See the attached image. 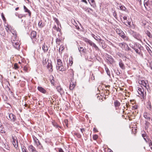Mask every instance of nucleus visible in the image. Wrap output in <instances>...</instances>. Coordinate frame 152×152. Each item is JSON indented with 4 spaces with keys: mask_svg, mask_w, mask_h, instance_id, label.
Returning <instances> with one entry per match:
<instances>
[{
    "mask_svg": "<svg viewBox=\"0 0 152 152\" xmlns=\"http://www.w3.org/2000/svg\"><path fill=\"white\" fill-rule=\"evenodd\" d=\"M144 6L146 9L150 12L148 13V16L149 17H151V11L152 10V2L151 0H148L147 2H145Z\"/></svg>",
    "mask_w": 152,
    "mask_h": 152,
    "instance_id": "obj_1",
    "label": "nucleus"
},
{
    "mask_svg": "<svg viewBox=\"0 0 152 152\" xmlns=\"http://www.w3.org/2000/svg\"><path fill=\"white\" fill-rule=\"evenodd\" d=\"M71 73L72 74L71 75L70 80V81L69 89L71 90H72L75 86L74 83L75 82L74 79V73L72 70H71Z\"/></svg>",
    "mask_w": 152,
    "mask_h": 152,
    "instance_id": "obj_2",
    "label": "nucleus"
},
{
    "mask_svg": "<svg viewBox=\"0 0 152 152\" xmlns=\"http://www.w3.org/2000/svg\"><path fill=\"white\" fill-rule=\"evenodd\" d=\"M8 117L7 116L6 117L7 118L10 120L11 121L14 122L16 120V117L12 113H8Z\"/></svg>",
    "mask_w": 152,
    "mask_h": 152,
    "instance_id": "obj_3",
    "label": "nucleus"
},
{
    "mask_svg": "<svg viewBox=\"0 0 152 152\" xmlns=\"http://www.w3.org/2000/svg\"><path fill=\"white\" fill-rule=\"evenodd\" d=\"M119 45L125 50L129 51L131 50V49L128 46V45L125 43L123 42L120 43Z\"/></svg>",
    "mask_w": 152,
    "mask_h": 152,
    "instance_id": "obj_4",
    "label": "nucleus"
},
{
    "mask_svg": "<svg viewBox=\"0 0 152 152\" xmlns=\"http://www.w3.org/2000/svg\"><path fill=\"white\" fill-rule=\"evenodd\" d=\"M132 35L134 38L136 39H137L139 40L141 38V36L139 35V34L137 33V32L133 31Z\"/></svg>",
    "mask_w": 152,
    "mask_h": 152,
    "instance_id": "obj_5",
    "label": "nucleus"
},
{
    "mask_svg": "<svg viewBox=\"0 0 152 152\" xmlns=\"http://www.w3.org/2000/svg\"><path fill=\"white\" fill-rule=\"evenodd\" d=\"M56 69L59 71H64L66 70V68L62 65L60 66H56Z\"/></svg>",
    "mask_w": 152,
    "mask_h": 152,
    "instance_id": "obj_6",
    "label": "nucleus"
},
{
    "mask_svg": "<svg viewBox=\"0 0 152 152\" xmlns=\"http://www.w3.org/2000/svg\"><path fill=\"white\" fill-rule=\"evenodd\" d=\"M34 140L35 144L38 147V148L39 149H41L43 148V147L42 145L37 139H36V140L34 139Z\"/></svg>",
    "mask_w": 152,
    "mask_h": 152,
    "instance_id": "obj_7",
    "label": "nucleus"
},
{
    "mask_svg": "<svg viewBox=\"0 0 152 152\" xmlns=\"http://www.w3.org/2000/svg\"><path fill=\"white\" fill-rule=\"evenodd\" d=\"M47 67L49 71L50 72L53 71V66L52 64L51 61H50L48 62Z\"/></svg>",
    "mask_w": 152,
    "mask_h": 152,
    "instance_id": "obj_8",
    "label": "nucleus"
},
{
    "mask_svg": "<svg viewBox=\"0 0 152 152\" xmlns=\"http://www.w3.org/2000/svg\"><path fill=\"white\" fill-rule=\"evenodd\" d=\"M119 35L124 40L126 41H128V40L129 38L127 37L126 36L125 34L122 31Z\"/></svg>",
    "mask_w": 152,
    "mask_h": 152,
    "instance_id": "obj_9",
    "label": "nucleus"
},
{
    "mask_svg": "<svg viewBox=\"0 0 152 152\" xmlns=\"http://www.w3.org/2000/svg\"><path fill=\"white\" fill-rule=\"evenodd\" d=\"M151 116V114L147 113H144V118L147 119L148 121L150 120Z\"/></svg>",
    "mask_w": 152,
    "mask_h": 152,
    "instance_id": "obj_10",
    "label": "nucleus"
},
{
    "mask_svg": "<svg viewBox=\"0 0 152 152\" xmlns=\"http://www.w3.org/2000/svg\"><path fill=\"white\" fill-rule=\"evenodd\" d=\"M28 150L31 152H37L35 148L32 145H30L28 147Z\"/></svg>",
    "mask_w": 152,
    "mask_h": 152,
    "instance_id": "obj_11",
    "label": "nucleus"
},
{
    "mask_svg": "<svg viewBox=\"0 0 152 152\" xmlns=\"http://www.w3.org/2000/svg\"><path fill=\"white\" fill-rule=\"evenodd\" d=\"M138 94L141 96H143L144 95V90L143 88H139L138 89Z\"/></svg>",
    "mask_w": 152,
    "mask_h": 152,
    "instance_id": "obj_12",
    "label": "nucleus"
},
{
    "mask_svg": "<svg viewBox=\"0 0 152 152\" xmlns=\"http://www.w3.org/2000/svg\"><path fill=\"white\" fill-rule=\"evenodd\" d=\"M31 39L35 38L37 36V32L35 31H33L31 34Z\"/></svg>",
    "mask_w": 152,
    "mask_h": 152,
    "instance_id": "obj_13",
    "label": "nucleus"
},
{
    "mask_svg": "<svg viewBox=\"0 0 152 152\" xmlns=\"http://www.w3.org/2000/svg\"><path fill=\"white\" fill-rule=\"evenodd\" d=\"M107 60L110 64H112L114 61L113 58L110 56H108Z\"/></svg>",
    "mask_w": 152,
    "mask_h": 152,
    "instance_id": "obj_14",
    "label": "nucleus"
},
{
    "mask_svg": "<svg viewBox=\"0 0 152 152\" xmlns=\"http://www.w3.org/2000/svg\"><path fill=\"white\" fill-rule=\"evenodd\" d=\"M13 144L15 148H17L18 146V140L17 138H13Z\"/></svg>",
    "mask_w": 152,
    "mask_h": 152,
    "instance_id": "obj_15",
    "label": "nucleus"
},
{
    "mask_svg": "<svg viewBox=\"0 0 152 152\" xmlns=\"http://www.w3.org/2000/svg\"><path fill=\"white\" fill-rule=\"evenodd\" d=\"M37 89L39 91L43 94H45L46 92V90L41 87L38 86Z\"/></svg>",
    "mask_w": 152,
    "mask_h": 152,
    "instance_id": "obj_16",
    "label": "nucleus"
},
{
    "mask_svg": "<svg viewBox=\"0 0 152 152\" xmlns=\"http://www.w3.org/2000/svg\"><path fill=\"white\" fill-rule=\"evenodd\" d=\"M146 82H147V81H145L143 80H140L139 82L140 84L142 85L145 87L146 88L147 84Z\"/></svg>",
    "mask_w": 152,
    "mask_h": 152,
    "instance_id": "obj_17",
    "label": "nucleus"
},
{
    "mask_svg": "<svg viewBox=\"0 0 152 152\" xmlns=\"http://www.w3.org/2000/svg\"><path fill=\"white\" fill-rule=\"evenodd\" d=\"M57 65L56 66H60L63 64L62 60L58 58V57L57 58Z\"/></svg>",
    "mask_w": 152,
    "mask_h": 152,
    "instance_id": "obj_18",
    "label": "nucleus"
},
{
    "mask_svg": "<svg viewBox=\"0 0 152 152\" xmlns=\"http://www.w3.org/2000/svg\"><path fill=\"white\" fill-rule=\"evenodd\" d=\"M12 44L15 48L17 49H19L20 45L18 42H12Z\"/></svg>",
    "mask_w": 152,
    "mask_h": 152,
    "instance_id": "obj_19",
    "label": "nucleus"
},
{
    "mask_svg": "<svg viewBox=\"0 0 152 152\" xmlns=\"http://www.w3.org/2000/svg\"><path fill=\"white\" fill-rule=\"evenodd\" d=\"M119 64L120 67L122 69H125L124 65L123 63L122 60L121 59L119 60Z\"/></svg>",
    "mask_w": 152,
    "mask_h": 152,
    "instance_id": "obj_20",
    "label": "nucleus"
},
{
    "mask_svg": "<svg viewBox=\"0 0 152 152\" xmlns=\"http://www.w3.org/2000/svg\"><path fill=\"white\" fill-rule=\"evenodd\" d=\"M56 89L57 91L60 93L61 94H63V89L60 86H58L57 87Z\"/></svg>",
    "mask_w": 152,
    "mask_h": 152,
    "instance_id": "obj_21",
    "label": "nucleus"
},
{
    "mask_svg": "<svg viewBox=\"0 0 152 152\" xmlns=\"http://www.w3.org/2000/svg\"><path fill=\"white\" fill-rule=\"evenodd\" d=\"M151 102L150 101H148V102L146 104V107L149 110H151Z\"/></svg>",
    "mask_w": 152,
    "mask_h": 152,
    "instance_id": "obj_22",
    "label": "nucleus"
},
{
    "mask_svg": "<svg viewBox=\"0 0 152 152\" xmlns=\"http://www.w3.org/2000/svg\"><path fill=\"white\" fill-rule=\"evenodd\" d=\"M23 7L25 12L28 13L29 16H30L31 15V12L30 11L28 10L25 6H24Z\"/></svg>",
    "mask_w": 152,
    "mask_h": 152,
    "instance_id": "obj_23",
    "label": "nucleus"
},
{
    "mask_svg": "<svg viewBox=\"0 0 152 152\" xmlns=\"http://www.w3.org/2000/svg\"><path fill=\"white\" fill-rule=\"evenodd\" d=\"M88 1L91 6L93 7L96 6L95 1L94 0H89Z\"/></svg>",
    "mask_w": 152,
    "mask_h": 152,
    "instance_id": "obj_24",
    "label": "nucleus"
},
{
    "mask_svg": "<svg viewBox=\"0 0 152 152\" xmlns=\"http://www.w3.org/2000/svg\"><path fill=\"white\" fill-rule=\"evenodd\" d=\"M90 45L94 47L96 50H99V48L93 42H91V44H90Z\"/></svg>",
    "mask_w": 152,
    "mask_h": 152,
    "instance_id": "obj_25",
    "label": "nucleus"
},
{
    "mask_svg": "<svg viewBox=\"0 0 152 152\" xmlns=\"http://www.w3.org/2000/svg\"><path fill=\"white\" fill-rule=\"evenodd\" d=\"M92 36L97 41L99 40L102 41V40L100 38V37L99 36H96L94 34H92Z\"/></svg>",
    "mask_w": 152,
    "mask_h": 152,
    "instance_id": "obj_26",
    "label": "nucleus"
},
{
    "mask_svg": "<svg viewBox=\"0 0 152 152\" xmlns=\"http://www.w3.org/2000/svg\"><path fill=\"white\" fill-rule=\"evenodd\" d=\"M39 26L41 28H42L45 25L44 23H43L42 20L39 21L38 23Z\"/></svg>",
    "mask_w": 152,
    "mask_h": 152,
    "instance_id": "obj_27",
    "label": "nucleus"
},
{
    "mask_svg": "<svg viewBox=\"0 0 152 152\" xmlns=\"http://www.w3.org/2000/svg\"><path fill=\"white\" fill-rule=\"evenodd\" d=\"M114 104L115 107H118L120 106L121 103L118 101L117 100L114 102Z\"/></svg>",
    "mask_w": 152,
    "mask_h": 152,
    "instance_id": "obj_28",
    "label": "nucleus"
},
{
    "mask_svg": "<svg viewBox=\"0 0 152 152\" xmlns=\"http://www.w3.org/2000/svg\"><path fill=\"white\" fill-rule=\"evenodd\" d=\"M83 40L86 43H88L90 45L91 44V42H92L90 40L86 38H83Z\"/></svg>",
    "mask_w": 152,
    "mask_h": 152,
    "instance_id": "obj_29",
    "label": "nucleus"
},
{
    "mask_svg": "<svg viewBox=\"0 0 152 152\" xmlns=\"http://www.w3.org/2000/svg\"><path fill=\"white\" fill-rule=\"evenodd\" d=\"M133 48L135 50V52L136 53L140 54V52H141V49L139 48V50H138L137 49H136V48H135L133 47Z\"/></svg>",
    "mask_w": 152,
    "mask_h": 152,
    "instance_id": "obj_30",
    "label": "nucleus"
},
{
    "mask_svg": "<svg viewBox=\"0 0 152 152\" xmlns=\"http://www.w3.org/2000/svg\"><path fill=\"white\" fill-rule=\"evenodd\" d=\"M77 46L78 47V50L80 52H81V51H82L83 52H85V50L83 48V47H80L79 48L80 46L78 45H77Z\"/></svg>",
    "mask_w": 152,
    "mask_h": 152,
    "instance_id": "obj_31",
    "label": "nucleus"
},
{
    "mask_svg": "<svg viewBox=\"0 0 152 152\" xmlns=\"http://www.w3.org/2000/svg\"><path fill=\"white\" fill-rule=\"evenodd\" d=\"M21 147L22 152H27L26 151V149L24 146L23 145H22Z\"/></svg>",
    "mask_w": 152,
    "mask_h": 152,
    "instance_id": "obj_32",
    "label": "nucleus"
},
{
    "mask_svg": "<svg viewBox=\"0 0 152 152\" xmlns=\"http://www.w3.org/2000/svg\"><path fill=\"white\" fill-rule=\"evenodd\" d=\"M50 81L51 83L52 84L54 85V80H53V78H54L53 76L52 75L50 76Z\"/></svg>",
    "mask_w": 152,
    "mask_h": 152,
    "instance_id": "obj_33",
    "label": "nucleus"
},
{
    "mask_svg": "<svg viewBox=\"0 0 152 152\" xmlns=\"http://www.w3.org/2000/svg\"><path fill=\"white\" fill-rule=\"evenodd\" d=\"M116 33L119 35L121 32L122 30L119 28H116Z\"/></svg>",
    "mask_w": 152,
    "mask_h": 152,
    "instance_id": "obj_34",
    "label": "nucleus"
},
{
    "mask_svg": "<svg viewBox=\"0 0 152 152\" xmlns=\"http://www.w3.org/2000/svg\"><path fill=\"white\" fill-rule=\"evenodd\" d=\"M60 41L61 40H60V39L59 38H57L56 39V42L57 44H58V45H60Z\"/></svg>",
    "mask_w": 152,
    "mask_h": 152,
    "instance_id": "obj_35",
    "label": "nucleus"
},
{
    "mask_svg": "<svg viewBox=\"0 0 152 152\" xmlns=\"http://www.w3.org/2000/svg\"><path fill=\"white\" fill-rule=\"evenodd\" d=\"M64 49V46L62 45H61L59 48V52H60L61 51H62Z\"/></svg>",
    "mask_w": 152,
    "mask_h": 152,
    "instance_id": "obj_36",
    "label": "nucleus"
},
{
    "mask_svg": "<svg viewBox=\"0 0 152 152\" xmlns=\"http://www.w3.org/2000/svg\"><path fill=\"white\" fill-rule=\"evenodd\" d=\"M1 16L2 17V18L4 22H6V20L4 16V14L3 13H2L1 14Z\"/></svg>",
    "mask_w": 152,
    "mask_h": 152,
    "instance_id": "obj_37",
    "label": "nucleus"
},
{
    "mask_svg": "<svg viewBox=\"0 0 152 152\" xmlns=\"http://www.w3.org/2000/svg\"><path fill=\"white\" fill-rule=\"evenodd\" d=\"M146 49L148 51L149 53L150 54V55H151V53H152V52L151 50L150 49V48L149 47L147 46L146 47Z\"/></svg>",
    "mask_w": 152,
    "mask_h": 152,
    "instance_id": "obj_38",
    "label": "nucleus"
},
{
    "mask_svg": "<svg viewBox=\"0 0 152 152\" xmlns=\"http://www.w3.org/2000/svg\"><path fill=\"white\" fill-rule=\"evenodd\" d=\"M53 126L55 127L56 128H58V127H60V126L57 124L56 122L52 123Z\"/></svg>",
    "mask_w": 152,
    "mask_h": 152,
    "instance_id": "obj_39",
    "label": "nucleus"
},
{
    "mask_svg": "<svg viewBox=\"0 0 152 152\" xmlns=\"http://www.w3.org/2000/svg\"><path fill=\"white\" fill-rule=\"evenodd\" d=\"M49 61H48V60H46V59H45V61H43V64L44 65H46L47 64V62H48Z\"/></svg>",
    "mask_w": 152,
    "mask_h": 152,
    "instance_id": "obj_40",
    "label": "nucleus"
},
{
    "mask_svg": "<svg viewBox=\"0 0 152 152\" xmlns=\"http://www.w3.org/2000/svg\"><path fill=\"white\" fill-rule=\"evenodd\" d=\"M75 134L78 138H80L81 137V135L79 133H75Z\"/></svg>",
    "mask_w": 152,
    "mask_h": 152,
    "instance_id": "obj_41",
    "label": "nucleus"
},
{
    "mask_svg": "<svg viewBox=\"0 0 152 152\" xmlns=\"http://www.w3.org/2000/svg\"><path fill=\"white\" fill-rule=\"evenodd\" d=\"M142 136L143 138L145 140L146 142H147V140H146L147 137L146 136L145 134H142Z\"/></svg>",
    "mask_w": 152,
    "mask_h": 152,
    "instance_id": "obj_42",
    "label": "nucleus"
},
{
    "mask_svg": "<svg viewBox=\"0 0 152 152\" xmlns=\"http://www.w3.org/2000/svg\"><path fill=\"white\" fill-rule=\"evenodd\" d=\"M146 34H147V35L148 37H152V35L151 33L149 32V31H147L146 33Z\"/></svg>",
    "mask_w": 152,
    "mask_h": 152,
    "instance_id": "obj_43",
    "label": "nucleus"
},
{
    "mask_svg": "<svg viewBox=\"0 0 152 152\" xmlns=\"http://www.w3.org/2000/svg\"><path fill=\"white\" fill-rule=\"evenodd\" d=\"M105 70L106 71V72L107 75L109 76H110V71L109 70V69H108V68H105Z\"/></svg>",
    "mask_w": 152,
    "mask_h": 152,
    "instance_id": "obj_44",
    "label": "nucleus"
},
{
    "mask_svg": "<svg viewBox=\"0 0 152 152\" xmlns=\"http://www.w3.org/2000/svg\"><path fill=\"white\" fill-rule=\"evenodd\" d=\"M14 67L15 69H18L19 68V67L17 64H15L14 65Z\"/></svg>",
    "mask_w": 152,
    "mask_h": 152,
    "instance_id": "obj_45",
    "label": "nucleus"
},
{
    "mask_svg": "<svg viewBox=\"0 0 152 152\" xmlns=\"http://www.w3.org/2000/svg\"><path fill=\"white\" fill-rule=\"evenodd\" d=\"M120 8L121 10H125L126 9L125 7L124 6H121L120 7Z\"/></svg>",
    "mask_w": 152,
    "mask_h": 152,
    "instance_id": "obj_46",
    "label": "nucleus"
},
{
    "mask_svg": "<svg viewBox=\"0 0 152 152\" xmlns=\"http://www.w3.org/2000/svg\"><path fill=\"white\" fill-rule=\"evenodd\" d=\"M93 138L94 140H96L98 138V136L96 134H95L93 136Z\"/></svg>",
    "mask_w": 152,
    "mask_h": 152,
    "instance_id": "obj_47",
    "label": "nucleus"
},
{
    "mask_svg": "<svg viewBox=\"0 0 152 152\" xmlns=\"http://www.w3.org/2000/svg\"><path fill=\"white\" fill-rule=\"evenodd\" d=\"M116 74L118 75H120L121 74V72L118 69L116 71Z\"/></svg>",
    "mask_w": 152,
    "mask_h": 152,
    "instance_id": "obj_48",
    "label": "nucleus"
},
{
    "mask_svg": "<svg viewBox=\"0 0 152 152\" xmlns=\"http://www.w3.org/2000/svg\"><path fill=\"white\" fill-rule=\"evenodd\" d=\"M42 49L45 53L46 52V51H45V43H44V45H43L42 46Z\"/></svg>",
    "mask_w": 152,
    "mask_h": 152,
    "instance_id": "obj_49",
    "label": "nucleus"
},
{
    "mask_svg": "<svg viewBox=\"0 0 152 152\" xmlns=\"http://www.w3.org/2000/svg\"><path fill=\"white\" fill-rule=\"evenodd\" d=\"M48 46L47 45H45V51L46 52H47L48 50Z\"/></svg>",
    "mask_w": 152,
    "mask_h": 152,
    "instance_id": "obj_50",
    "label": "nucleus"
},
{
    "mask_svg": "<svg viewBox=\"0 0 152 152\" xmlns=\"http://www.w3.org/2000/svg\"><path fill=\"white\" fill-rule=\"evenodd\" d=\"M54 20L56 23L57 24H58L59 21H58V19L57 18H54Z\"/></svg>",
    "mask_w": 152,
    "mask_h": 152,
    "instance_id": "obj_51",
    "label": "nucleus"
},
{
    "mask_svg": "<svg viewBox=\"0 0 152 152\" xmlns=\"http://www.w3.org/2000/svg\"><path fill=\"white\" fill-rule=\"evenodd\" d=\"M6 30L8 32V30L10 29L9 28V26L8 25H7V26H6Z\"/></svg>",
    "mask_w": 152,
    "mask_h": 152,
    "instance_id": "obj_52",
    "label": "nucleus"
},
{
    "mask_svg": "<svg viewBox=\"0 0 152 152\" xmlns=\"http://www.w3.org/2000/svg\"><path fill=\"white\" fill-rule=\"evenodd\" d=\"M132 109H134V110H135V109H137V106H136V105H134V106H132Z\"/></svg>",
    "mask_w": 152,
    "mask_h": 152,
    "instance_id": "obj_53",
    "label": "nucleus"
},
{
    "mask_svg": "<svg viewBox=\"0 0 152 152\" xmlns=\"http://www.w3.org/2000/svg\"><path fill=\"white\" fill-rule=\"evenodd\" d=\"M58 152H64L61 148H58Z\"/></svg>",
    "mask_w": 152,
    "mask_h": 152,
    "instance_id": "obj_54",
    "label": "nucleus"
},
{
    "mask_svg": "<svg viewBox=\"0 0 152 152\" xmlns=\"http://www.w3.org/2000/svg\"><path fill=\"white\" fill-rule=\"evenodd\" d=\"M65 124L66 125H67L68 124V120L67 119H65L64 121Z\"/></svg>",
    "mask_w": 152,
    "mask_h": 152,
    "instance_id": "obj_55",
    "label": "nucleus"
},
{
    "mask_svg": "<svg viewBox=\"0 0 152 152\" xmlns=\"http://www.w3.org/2000/svg\"><path fill=\"white\" fill-rule=\"evenodd\" d=\"M91 79L94 80H95V77H94V75L93 74H92L91 76Z\"/></svg>",
    "mask_w": 152,
    "mask_h": 152,
    "instance_id": "obj_56",
    "label": "nucleus"
},
{
    "mask_svg": "<svg viewBox=\"0 0 152 152\" xmlns=\"http://www.w3.org/2000/svg\"><path fill=\"white\" fill-rule=\"evenodd\" d=\"M106 92L107 94V95H109L110 94V91H109L108 90L106 89Z\"/></svg>",
    "mask_w": 152,
    "mask_h": 152,
    "instance_id": "obj_57",
    "label": "nucleus"
},
{
    "mask_svg": "<svg viewBox=\"0 0 152 152\" xmlns=\"http://www.w3.org/2000/svg\"><path fill=\"white\" fill-rule=\"evenodd\" d=\"M126 22L127 23V24L128 25L130 26L131 25V21H129L128 20H127Z\"/></svg>",
    "mask_w": 152,
    "mask_h": 152,
    "instance_id": "obj_58",
    "label": "nucleus"
},
{
    "mask_svg": "<svg viewBox=\"0 0 152 152\" xmlns=\"http://www.w3.org/2000/svg\"><path fill=\"white\" fill-rule=\"evenodd\" d=\"M113 15H114V17L115 18H116V17H117V14H116V13L115 12V11L114 12H113Z\"/></svg>",
    "mask_w": 152,
    "mask_h": 152,
    "instance_id": "obj_59",
    "label": "nucleus"
},
{
    "mask_svg": "<svg viewBox=\"0 0 152 152\" xmlns=\"http://www.w3.org/2000/svg\"><path fill=\"white\" fill-rule=\"evenodd\" d=\"M80 131L82 132V133H83V132L85 131V129L83 128L80 129Z\"/></svg>",
    "mask_w": 152,
    "mask_h": 152,
    "instance_id": "obj_60",
    "label": "nucleus"
},
{
    "mask_svg": "<svg viewBox=\"0 0 152 152\" xmlns=\"http://www.w3.org/2000/svg\"><path fill=\"white\" fill-rule=\"evenodd\" d=\"M129 106H130V105H129V104L126 103V107L127 108H128Z\"/></svg>",
    "mask_w": 152,
    "mask_h": 152,
    "instance_id": "obj_61",
    "label": "nucleus"
},
{
    "mask_svg": "<svg viewBox=\"0 0 152 152\" xmlns=\"http://www.w3.org/2000/svg\"><path fill=\"white\" fill-rule=\"evenodd\" d=\"M82 1L83 2H85L86 4H87V1H86V0H82Z\"/></svg>",
    "mask_w": 152,
    "mask_h": 152,
    "instance_id": "obj_62",
    "label": "nucleus"
},
{
    "mask_svg": "<svg viewBox=\"0 0 152 152\" xmlns=\"http://www.w3.org/2000/svg\"><path fill=\"white\" fill-rule=\"evenodd\" d=\"M102 47L103 48H104L106 47L104 45V44H102Z\"/></svg>",
    "mask_w": 152,
    "mask_h": 152,
    "instance_id": "obj_63",
    "label": "nucleus"
},
{
    "mask_svg": "<svg viewBox=\"0 0 152 152\" xmlns=\"http://www.w3.org/2000/svg\"><path fill=\"white\" fill-rule=\"evenodd\" d=\"M149 146L151 147V146H152V142L151 140H150V142L149 143Z\"/></svg>",
    "mask_w": 152,
    "mask_h": 152,
    "instance_id": "obj_64",
    "label": "nucleus"
}]
</instances>
